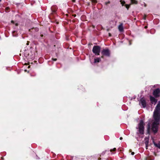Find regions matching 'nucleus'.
Masks as SVG:
<instances>
[{"instance_id":"f8f14e48","label":"nucleus","mask_w":160,"mask_h":160,"mask_svg":"<svg viewBox=\"0 0 160 160\" xmlns=\"http://www.w3.org/2000/svg\"><path fill=\"white\" fill-rule=\"evenodd\" d=\"M131 3L132 4H136L137 3V1L136 0H131Z\"/></svg>"},{"instance_id":"f3484780","label":"nucleus","mask_w":160,"mask_h":160,"mask_svg":"<svg viewBox=\"0 0 160 160\" xmlns=\"http://www.w3.org/2000/svg\"><path fill=\"white\" fill-rule=\"evenodd\" d=\"M125 2L124 1L122 2L121 3L122 4V5H123L125 3Z\"/></svg>"},{"instance_id":"f03ea898","label":"nucleus","mask_w":160,"mask_h":160,"mask_svg":"<svg viewBox=\"0 0 160 160\" xmlns=\"http://www.w3.org/2000/svg\"><path fill=\"white\" fill-rule=\"evenodd\" d=\"M144 124L143 120H141L138 125L139 132L142 134L144 133Z\"/></svg>"},{"instance_id":"5701e85b","label":"nucleus","mask_w":160,"mask_h":160,"mask_svg":"<svg viewBox=\"0 0 160 160\" xmlns=\"http://www.w3.org/2000/svg\"><path fill=\"white\" fill-rule=\"evenodd\" d=\"M109 36H111V34H110V33H109Z\"/></svg>"},{"instance_id":"7c9ffc66","label":"nucleus","mask_w":160,"mask_h":160,"mask_svg":"<svg viewBox=\"0 0 160 160\" xmlns=\"http://www.w3.org/2000/svg\"><path fill=\"white\" fill-rule=\"evenodd\" d=\"M102 58H103V56H102Z\"/></svg>"},{"instance_id":"c756f323","label":"nucleus","mask_w":160,"mask_h":160,"mask_svg":"<svg viewBox=\"0 0 160 160\" xmlns=\"http://www.w3.org/2000/svg\"><path fill=\"white\" fill-rule=\"evenodd\" d=\"M101 159V158H99V160H100V159Z\"/></svg>"},{"instance_id":"6ab92c4d","label":"nucleus","mask_w":160,"mask_h":160,"mask_svg":"<svg viewBox=\"0 0 160 160\" xmlns=\"http://www.w3.org/2000/svg\"><path fill=\"white\" fill-rule=\"evenodd\" d=\"M52 59L54 61H56L57 60V59H56V58H52Z\"/></svg>"},{"instance_id":"a878e982","label":"nucleus","mask_w":160,"mask_h":160,"mask_svg":"<svg viewBox=\"0 0 160 160\" xmlns=\"http://www.w3.org/2000/svg\"><path fill=\"white\" fill-rule=\"evenodd\" d=\"M43 35L42 34V35H41V37H43Z\"/></svg>"},{"instance_id":"b1692460","label":"nucleus","mask_w":160,"mask_h":160,"mask_svg":"<svg viewBox=\"0 0 160 160\" xmlns=\"http://www.w3.org/2000/svg\"><path fill=\"white\" fill-rule=\"evenodd\" d=\"M72 1L73 2H75V0H72Z\"/></svg>"},{"instance_id":"f257e3e1","label":"nucleus","mask_w":160,"mask_h":160,"mask_svg":"<svg viewBox=\"0 0 160 160\" xmlns=\"http://www.w3.org/2000/svg\"><path fill=\"white\" fill-rule=\"evenodd\" d=\"M153 117L154 121L153 122L151 129L154 133L157 132L158 125L160 121V101H159L154 112Z\"/></svg>"},{"instance_id":"aec40b11","label":"nucleus","mask_w":160,"mask_h":160,"mask_svg":"<svg viewBox=\"0 0 160 160\" xmlns=\"http://www.w3.org/2000/svg\"><path fill=\"white\" fill-rule=\"evenodd\" d=\"M134 154V152H131V154L132 155H133Z\"/></svg>"},{"instance_id":"0eeeda50","label":"nucleus","mask_w":160,"mask_h":160,"mask_svg":"<svg viewBox=\"0 0 160 160\" xmlns=\"http://www.w3.org/2000/svg\"><path fill=\"white\" fill-rule=\"evenodd\" d=\"M150 100L152 104H155L157 102V100L152 96H150Z\"/></svg>"},{"instance_id":"a211bd4d","label":"nucleus","mask_w":160,"mask_h":160,"mask_svg":"<svg viewBox=\"0 0 160 160\" xmlns=\"http://www.w3.org/2000/svg\"><path fill=\"white\" fill-rule=\"evenodd\" d=\"M110 3V1H108V2H106L105 3V4H106V5H107V4H108L109 3Z\"/></svg>"},{"instance_id":"473e14b6","label":"nucleus","mask_w":160,"mask_h":160,"mask_svg":"<svg viewBox=\"0 0 160 160\" xmlns=\"http://www.w3.org/2000/svg\"><path fill=\"white\" fill-rule=\"evenodd\" d=\"M1 1V0H0V2Z\"/></svg>"},{"instance_id":"412c9836","label":"nucleus","mask_w":160,"mask_h":160,"mask_svg":"<svg viewBox=\"0 0 160 160\" xmlns=\"http://www.w3.org/2000/svg\"><path fill=\"white\" fill-rule=\"evenodd\" d=\"M120 140H122V137H120Z\"/></svg>"},{"instance_id":"4468645a","label":"nucleus","mask_w":160,"mask_h":160,"mask_svg":"<svg viewBox=\"0 0 160 160\" xmlns=\"http://www.w3.org/2000/svg\"><path fill=\"white\" fill-rule=\"evenodd\" d=\"M116 150V148H113V149H111L110 150V151L111 152H112V151H115Z\"/></svg>"},{"instance_id":"423d86ee","label":"nucleus","mask_w":160,"mask_h":160,"mask_svg":"<svg viewBox=\"0 0 160 160\" xmlns=\"http://www.w3.org/2000/svg\"><path fill=\"white\" fill-rule=\"evenodd\" d=\"M140 104H141L143 108H145L146 106V102L143 98H141L140 101Z\"/></svg>"},{"instance_id":"ddd939ff","label":"nucleus","mask_w":160,"mask_h":160,"mask_svg":"<svg viewBox=\"0 0 160 160\" xmlns=\"http://www.w3.org/2000/svg\"><path fill=\"white\" fill-rule=\"evenodd\" d=\"M91 1L92 3L95 4L97 2V1L96 0H91Z\"/></svg>"},{"instance_id":"393cba45","label":"nucleus","mask_w":160,"mask_h":160,"mask_svg":"<svg viewBox=\"0 0 160 160\" xmlns=\"http://www.w3.org/2000/svg\"><path fill=\"white\" fill-rule=\"evenodd\" d=\"M129 152H131V149H130V150H129Z\"/></svg>"},{"instance_id":"20e7f679","label":"nucleus","mask_w":160,"mask_h":160,"mask_svg":"<svg viewBox=\"0 0 160 160\" xmlns=\"http://www.w3.org/2000/svg\"><path fill=\"white\" fill-rule=\"evenodd\" d=\"M153 94L154 96L157 98L160 96V90L158 88L154 90L153 92Z\"/></svg>"},{"instance_id":"c85d7f7f","label":"nucleus","mask_w":160,"mask_h":160,"mask_svg":"<svg viewBox=\"0 0 160 160\" xmlns=\"http://www.w3.org/2000/svg\"><path fill=\"white\" fill-rule=\"evenodd\" d=\"M148 128H149V124H148Z\"/></svg>"},{"instance_id":"1a4fd4ad","label":"nucleus","mask_w":160,"mask_h":160,"mask_svg":"<svg viewBox=\"0 0 160 160\" xmlns=\"http://www.w3.org/2000/svg\"><path fill=\"white\" fill-rule=\"evenodd\" d=\"M118 29L119 30L120 32H122L123 31V26L122 23H121L120 24L118 27Z\"/></svg>"},{"instance_id":"7ed1b4c3","label":"nucleus","mask_w":160,"mask_h":160,"mask_svg":"<svg viewBox=\"0 0 160 160\" xmlns=\"http://www.w3.org/2000/svg\"><path fill=\"white\" fill-rule=\"evenodd\" d=\"M100 48V47L99 46H94L92 49V52L95 55H99Z\"/></svg>"},{"instance_id":"39448f33","label":"nucleus","mask_w":160,"mask_h":160,"mask_svg":"<svg viewBox=\"0 0 160 160\" xmlns=\"http://www.w3.org/2000/svg\"><path fill=\"white\" fill-rule=\"evenodd\" d=\"M102 55L109 56H110V52L108 49H104L102 51Z\"/></svg>"},{"instance_id":"bb28decb","label":"nucleus","mask_w":160,"mask_h":160,"mask_svg":"<svg viewBox=\"0 0 160 160\" xmlns=\"http://www.w3.org/2000/svg\"><path fill=\"white\" fill-rule=\"evenodd\" d=\"M11 22L12 23H13V21H12Z\"/></svg>"},{"instance_id":"2eb2a0df","label":"nucleus","mask_w":160,"mask_h":160,"mask_svg":"<svg viewBox=\"0 0 160 160\" xmlns=\"http://www.w3.org/2000/svg\"><path fill=\"white\" fill-rule=\"evenodd\" d=\"M9 8L8 7H7L6 8L5 11L6 12H8V10H9Z\"/></svg>"},{"instance_id":"6e6552de","label":"nucleus","mask_w":160,"mask_h":160,"mask_svg":"<svg viewBox=\"0 0 160 160\" xmlns=\"http://www.w3.org/2000/svg\"><path fill=\"white\" fill-rule=\"evenodd\" d=\"M153 144L156 147L158 148L159 149H160V141L158 142L157 143H156L155 142L154 140H153Z\"/></svg>"},{"instance_id":"9d476101","label":"nucleus","mask_w":160,"mask_h":160,"mask_svg":"<svg viewBox=\"0 0 160 160\" xmlns=\"http://www.w3.org/2000/svg\"><path fill=\"white\" fill-rule=\"evenodd\" d=\"M51 9L52 12L54 13L56 12L57 9V8L55 6H53L51 7Z\"/></svg>"},{"instance_id":"2f4dec72","label":"nucleus","mask_w":160,"mask_h":160,"mask_svg":"<svg viewBox=\"0 0 160 160\" xmlns=\"http://www.w3.org/2000/svg\"><path fill=\"white\" fill-rule=\"evenodd\" d=\"M28 43H27V45H28Z\"/></svg>"},{"instance_id":"dca6fc26","label":"nucleus","mask_w":160,"mask_h":160,"mask_svg":"<svg viewBox=\"0 0 160 160\" xmlns=\"http://www.w3.org/2000/svg\"><path fill=\"white\" fill-rule=\"evenodd\" d=\"M126 8H127V9H128L129 7V6H130V5H128V4H126Z\"/></svg>"},{"instance_id":"cd10ccee","label":"nucleus","mask_w":160,"mask_h":160,"mask_svg":"<svg viewBox=\"0 0 160 160\" xmlns=\"http://www.w3.org/2000/svg\"><path fill=\"white\" fill-rule=\"evenodd\" d=\"M148 143H148L145 142V144H146V145Z\"/></svg>"},{"instance_id":"9b49d317","label":"nucleus","mask_w":160,"mask_h":160,"mask_svg":"<svg viewBox=\"0 0 160 160\" xmlns=\"http://www.w3.org/2000/svg\"><path fill=\"white\" fill-rule=\"evenodd\" d=\"M101 61L100 58H97L94 59V63L99 62Z\"/></svg>"},{"instance_id":"4be33fe9","label":"nucleus","mask_w":160,"mask_h":160,"mask_svg":"<svg viewBox=\"0 0 160 160\" xmlns=\"http://www.w3.org/2000/svg\"><path fill=\"white\" fill-rule=\"evenodd\" d=\"M15 25H16V26H17L18 25V23H16L15 24Z\"/></svg>"}]
</instances>
